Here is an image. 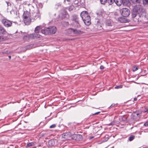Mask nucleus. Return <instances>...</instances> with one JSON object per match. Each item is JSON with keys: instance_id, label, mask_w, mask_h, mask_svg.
Here are the masks:
<instances>
[{"instance_id": "nucleus-1", "label": "nucleus", "mask_w": 148, "mask_h": 148, "mask_svg": "<svg viewBox=\"0 0 148 148\" xmlns=\"http://www.w3.org/2000/svg\"><path fill=\"white\" fill-rule=\"evenodd\" d=\"M80 16L85 25H90L91 23L90 17L87 11L82 12L80 14Z\"/></svg>"}, {"instance_id": "nucleus-2", "label": "nucleus", "mask_w": 148, "mask_h": 148, "mask_svg": "<svg viewBox=\"0 0 148 148\" xmlns=\"http://www.w3.org/2000/svg\"><path fill=\"white\" fill-rule=\"evenodd\" d=\"M23 20L26 25H29L31 22L30 13L27 11H24L23 15Z\"/></svg>"}, {"instance_id": "nucleus-3", "label": "nucleus", "mask_w": 148, "mask_h": 148, "mask_svg": "<svg viewBox=\"0 0 148 148\" xmlns=\"http://www.w3.org/2000/svg\"><path fill=\"white\" fill-rule=\"evenodd\" d=\"M133 10L141 15H142L143 14L145 13L144 9L143 8L142 6L140 5H136L134 6L133 8Z\"/></svg>"}, {"instance_id": "nucleus-4", "label": "nucleus", "mask_w": 148, "mask_h": 148, "mask_svg": "<svg viewBox=\"0 0 148 148\" xmlns=\"http://www.w3.org/2000/svg\"><path fill=\"white\" fill-rule=\"evenodd\" d=\"M120 12L121 15L123 17H127L130 14V11L127 8H124L121 9Z\"/></svg>"}, {"instance_id": "nucleus-5", "label": "nucleus", "mask_w": 148, "mask_h": 148, "mask_svg": "<svg viewBox=\"0 0 148 148\" xmlns=\"http://www.w3.org/2000/svg\"><path fill=\"white\" fill-rule=\"evenodd\" d=\"M1 21L4 25L6 27H10L12 24V22L11 21L5 19H3Z\"/></svg>"}, {"instance_id": "nucleus-6", "label": "nucleus", "mask_w": 148, "mask_h": 148, "mask_svg": "<svg viewBox=\"0 0 148 148\" xmlns=\"http://www.w3.org/2000/svg\"><path fill=\"white\" fill-rule=\"evenodd\" d=\"M97 16L99 19L102 18L105 15V12L103 9H100L97 11L96 13Z\"/></svg>"}, {"instance_id": "nucleus-7", "label": "nucleus", "mask_w": 148, "mask_h": 148, "mask_svg": "<svg viewBox=\"0 0 148 148\" xmlns=\"http://www.w3.org/2000/svg\"><path fill=\"white\" fill-rule=\"evenodd\" d=\"M41 36L38 33H34L30 34L28 36V37L30 38H40Z\"/></svg>"}, {"instance_id": "nucleus-8", "label": "nucleus", "mask_w": 148, "mask_h": 148, "mask_svg": "<svg viewBox=\"0 0 148 148\" xmlns=\"http://www.w3.org/2000/svg\"><path fill=\"white\" fill-rule=\"evenodd\" d=\"M48 28L49 29L50 34H54L56 32V28L55 26L50 27H49Z\"/></svg>"}, {"instance_id": "nucleus-9", "label": "nucleus", "mask_w": 148, "mask_h": 148, "mask_svg": "<svg viewBox=\"0 0 148 148\" xmlns=\"http://www.w3.org/2000/svg\"><path fill=\"white\" fill-rule=\"evenodd\" d=\"M49 29L47 28H44L41 30V33L45 35L50 34Z\"/></svg>"}, {"instance_id": "nucleus-10", "label": "nucleus", "mask_w": 148, "mask_h": 148, "mask_svg": "<svg viewBox=\"0 0 148 148\" xmlns=\"http://www.w3.org/2000/svg\"><path fill=\"white\" fill-rule=\"evenodd\" d=\"M71 136V134L70 133H65L62 134V138L68 139Z\"/></svg>"}, {"instance_id": "nucleus-11", "label": "nucleus", "mask_w": 148, "mask_h": 148, "mask_svg": "<svg viewBox=\"0 0 148 148\" xmlns=\"http://www.w3.org/2000/svg\"><path fill=\"white\" fill-rule=\"evenodd\" d=\"M40 14L39 12L37 13L34 12L33 14L32 18L36 20L38 18H40Z\"/></svg>"}, {"instance_id": "nucleus-12", "label": "nucleus", "mask_w": 148, "mask_h": 148, "mask_svg": "<svg viewBox=\"0 0 148 148\" xmlns=\"http://www.w3.org/2000/svg\"><path fill=\"white\" fill-rule=\"evenodd\" d=\"M132 116L133 118L134 119H139L140 117L139 114L137 112L134 113L132 114Z\"/></svg>"}, {"instance_id": "nucleus-13", "label": "nucleus", "mask_w": 148, "mask_h": 148, "mask_svg": "<svg viewBox=\"0 0 148 148\" xmlns=\"http://www.w3.org/2000/svg\"><path fill=\"white\" fill-rule=\"evenodd\" d=\"M72 20L74 21L75 22H77L78 21H79V18L77 15L75 14H74L72 16Z\"/></svg>"}, {"instance_id": "nucleus-14", "label": "nucleus", "mask_w": 148, "mask_h": 148, "mask_svg": "<svg viewBox=\"0 0 148 148\" xmlns=\"http://www.w3.org/2000/svg\"><path fill=\"white\" fill-rule=\"evenodd\" d=\"M66 14V12L65 10H63L62 12L59 14V16L61 17L62 18H65V15Z\"/></svg>"}, {"instance_id": "nucleus-15", "label": "nucleus", "mask_w": 148, "mask_h": 148, "mask_svg": "<svg viewBox=\"0 0 148 148\" xmlns=\"http://www.w3.org/2000/svg\"><path fill=\"white\" fill-rule=\"evenodd\" d=\"M137 12H134L132 13V17L133 18V20L136 23L138 22V19H136V20H135V18L137 16Z\"/></svg>"}, {"instance_id": "nucleus-16", "label": "nucleus", "mask_w": 148, "mask_h": 148, "mask_svg": "<svg viewBox=\"0 0 148 148\" xmlns=\"http://www.w3.org/2000/svg\"><path fill=\"white\" fill-rule=\"evenodd\" d=\"M10 53V52L6 49H5L3 51H1L0 52V54L3 55L4 54H8Z\"/></svg>"}, {"instance_id": "nucleus-17", "label": "nucleus", "mask_w": 148, "mask_h": 148, "mask_svg": "<svg viewBox=\"0 0 148 148\" xmlns=\"http://www.w3.org/2000/svg\"><path fill=\"white\" fill-rule=\"evenodd\" d=\"M6 32L5 29L1 26H0V34H4Z\"/></svg>"}, {"instance_id": "nucleus-18", "label": "nucleus", "mask_w": 148, "mask_h": 148, "mask_svg": "<svg viewBox=\"0 0 148 148\" xmlns=\"http://www.w3.org/2000/svg\"><path fill=\"white\" fill-rule=\"evenodd\" d=\"M48 144L50 146H53L55 144L54 140H49L48 142Z\"/></svg>"}, {"instance_id": "nucleus-19", "label": "nucleus", "mask_w": 148, "mask_h": 148, "mask_svg": "<svg viewBox=\"0 0 148 148\" xmlns=\"http://www.w3.org/2000/svg\"><path fill=\"white\" fill-rule=\"evenodd\" d=\"M72 30L75 34H79L81 33V31L74 29H71Z\"/></svg>"}, {"instance_id": "nucleus-20", "label": "nucleus", "mask_w": 148, "mask_h": 148, "mask_svg": "<svg viewBox=\"0 0 148 148\" xmlns=\"http://www.w3.org/2000/svg\"><path fill=\"white\" fill-rule=\"evenodd\" d=\"M114 2L118 6H120L122 4L121 0H118V1H115Z\"/></svg>"}, {"instance_id": "nucleus-21", "label": "nucleus", "mask_w": 148, "mask_h": 148, "mask_svg": "<svg viewBox=\"0 0 148 148\" xmlns=\"http://www.w3.org/2000/svg\"><path fill=\"white\" fill-rule=\"evenodd\" d=\"M75 26L77 28H79L81 27V25L79 23V21L75 22Z\"/></svg>"}, {"instance_id": "nucleus-22", "label": "nucleus", "mask_w": 148, "mask_h": 148, "mask_svg": "<svg viewBox=\"0 0 148 148\" xmlns=\"http://www.w3.org/2000/svg\"><path fill=\"white\" fill-rule=\"evenodd\" d=\"M129 0H122L121 2L123 5H127L128 2H129Z\"/></svg>"}, {"instance_id": "nucleus-23", "label": "nucleus", "mask_w": 148, "mask_h": 148, "mask_svg": "<svg viewBox=\"0 0 148 148\" xmlns=\"http://www.w3.org/2000/svg\"><path fill=\"white\" fill-rule=\"evenodd\" d=\"M40 31V27L39 26H37L35 28V33H38Z\"/></svg>"}, {"instance_id": "nucleus-24", "label": "nucleus", "mask_w": 148, "mask_h": 148, "mask_svg": "<svg viewBox=\"0 0 148 148\" xmlns=\"http://www.w3.org/2000/svg\"><path fill=\"white\" fill-rule=\"evenodd\" d=\"M35 145V143L34 142L29 143L27 144L26 146V147H30L32 146H34Z\"/></svg>"}, {"instance_id": "nucleus-25", "label": "nucleus", "mask_w": 148, "mask_h": 148, "mask_svg": "<svg viewBox=\"0 0 148 148\" xmlns=\"http://www.w3.org/2000/svg\"><path fill=\"white\" fill-rule=\"evenodd\" d=\"M112 23L111 22V21L109 20H107V21L106 22V25L107 26H111L112 25Z\"/></svg>"}, {"instance_id": "nucleus-26", "label": "nucleus", "mask_w": 148, "mask_h": 148, "mask_svg": "<svg viewBox=\"0 0 148 148\" xmlns=\"http://www.w3.org/2000/svg\"><path fill=\"white\" fill-rule=\"evenodd\" d=\"M115 1L114 0H107V3H108L109 5H112V4Z\"/></svg>"}, {"instance_id": "nucleus-27", "label": "nucleus", "mask_w": 148, "mask_h": 148, "mask_svg": "<svg viewBox=\"0 0 148 148\" xmlns=\"http://www.w3.org/2000/svg\"><path fill=\"white\" fill-rule=\"evenodd\" d=\"M134 136L133 135H131L129 138L128 140L130 141H132L134 139Z\"/></svg>"}, {"instance_id": "nucleus-28", "label": "nucleus", "mask_w": 148, "mask_h": 148, "mask_svg": "<svg viewBox=\"0 0 148 148\" xmlns=\"http://www.w3.org/2000/svg\"><path fill=\"white\" fill-rule=\"evenodd\" d=\"M143 3L145 5H148V0H143Z\"/></svg>"}, {"instance_id": "nucleus-29", "label": "nucleus", "mask_w": 148, "mask_h": 148, "mask_svg": "<svg viewBox=\"0 0 148 148\" xmlns=\"http://www.w3.org/2000/svg\"><path fill=\"white\" fill-rule=\"evenodd\" d=\"M133 3H139L140 1L139 0H130Z\"/></svg>"}, {"instance_id": "nucleus-30", "label": "nucleus", "mask_w": 148, "mask_h": 148, "mask_svg": "<svg viewBox=\"0 0 148 148\" xmlns=\"http://www.w3.org/2000/svg\"><path fill=\"white\" fill-rule=\"evenodd\" d=\"M100 1L102 4H104L107 3V0H100Z\"/></svg>"}, {"instance_id": "nucleus-31", "label": "nucleus", "mask_w": 148, "mask_h": 148, "mask_svg": "<svg viewBox=\"0 0 148 148\" xmlns=\"http://www.w3.org/2000/svg\"><path fill=\"white\" fill-rule=\"evenodd\" d=\"M6 40L5 38L2 36H0V42Z\"/></svg>"}, {"instance_id": "nucleus-32", "label": "nucleus", "mask_w": 148, "mask_h": 148, "mask_svg": "<svg viewBox=\"0 0 148 148\" xmlns=\"http://www.w3.org/2000/svg\"><path fill=\"white\" fill-rule=\"evenodd\" d=\"M138 69V68L137 67L135 66L133 67L132 70L133 71H136Z\"/></svg>"}, {"instance_id": "nucleus-33", "label": "nucleus", "mask_w": 148, "mask_h": 148, "mask_svg": "<svg viewBox=\"0 0 148 148\" xmlns=\"http://www.w3.org/2000/svg\"><path fill=\"white\" fill-rule=\"evenodd\" d=\"M73 8H74V7L73 6L71 5V6H70L69 8V10L70 11L72 10H73Z\"/></svg>"}, {"instance_id": "nucleus-34", "label": "nucleus", "mask_w": 148, "mask_h": 148, "mask_svg": "<svg viewBox=\"0 0 148 148\" xmlns=\"http://www.w3.org/2000/svg\"><path fill=\"white\" fill-rule=\"evenodd\" d=\"M56 124H53V125H51L50 126V128H55V127H56Z\"/></svg>"}, {"instance_id": "nucleus-35", "label": "nucleus", "mask_w": 148, "mask_h": 148, "mask_svg": "<svg viewBox=\"0 0 148 148\" xmlns=\"http://www.w3.org/2000/svg\"><path fill=\"white\" fill-rule=\"evenodd\" d=\"M122 88V86L120 85L119 86H116L115 87V89L121 88Z\"/></svg>"}, {"instance_id": "nucleus-36", "label": "nucleus", "mask_w": 148, "mask_h": 148, "mask_svg": "<svg viewBox=\"0 0 148 148\" xmlns=\"http://www.w3.org/2000/svg\"><path fill=\"white\" fill-rule=\"evenodd\" d=\"M143 112L144 113H146L148 112V107H145V110L143 111Z\"/></svg>"}, {"instance_id": "nucleus-37", "label": "nucleus", "mask_w": 148, "mask_h": 148, "mask_svg": "<svg viewBox=\"0 0 148 148\" xmlns=\"http://www.w3.org/2000/svg\"><path fill=\"white\" fill-rule=\"evenodd\" d=\"M76 137L77 138H79L80 139L82 138V136L81 135H76Z\"/></svg>"}, {"instance_id": "nucleus-38", "label": "nucleus", "mask_w": 148, "mask_h": 148, "mask_svg": "<svg viewBox=\"0 0 148 148\" xmlns=\"http://www.w3.org/2000/svg\"><path fill=\"white\" fill-rule=\"evenodd\" d=\"M144 125L145 126H148V121L146 122L144 124Z\"/></svg>"}, {"instance_id": "nucleus-39", "label": "nucleus", "mask_w": 148, "mask_h": 148, "mask_svg": "<svg viewBox=\"0 0 148 148\" xmlns=\"http://www.w3.org/2000/svg\"><path fill=\"white\" fill-rule=\"evenodd\" d=\"M104 68V67L103 66L101 65L100 66V69H103Z\"/></svg>"}, {"instance_id": "nucleus-40", "label": "nucleus", "mask_w": 148, "mask_h": 148, "mask_svg": "<svg viewBox=\"0 0 148 148\" xmlns=\"http://www.w3.org/2000/svg\"><path fill=\"white\" fill-rule=\"evenodd\" d=\"M100 113V112H97L95 113V114H93V115H97V114H98Z\"/></svg>"}, {"instance_id": "nucleus-41", "label": "nucleus", "mask_w": 148, "mask_h": 148, "mask_svg": "<svg viewBox=\"0 0 148 148\" xmlns=\"http://www.w3.org/2000/svg\"><path fill=\"white\" fill-rule=\"evenodd\" d=\"M30 45H28L27 46V49H30L31 48V47H30Z\"/></svg>"}, {"instance_id": "nucleus-42", "label": "nucleus", "mask_w": 148, "mask_h": 148, "mask_svg": "<svg viewBox=\"0 0 148 148\" xmlns=\"http://www.w3.org/2000/svg\"><path fill=\"white\" fill-rule=\"evenodd\" d=\"M64 23H65V25H69V23L68 22H65Z\"/></svg>"}, {"instance_id": "nucleus-43", "label": "nucleus", "mask_w": 148, "mask_h": 148, "mask_svg": "<svg viewBox=\"0 0 148 148\" xmlns=\"http://www.w3.org/2000/svg\"><path fill=\"white\" fill-rule=\"evenodd\" d=\"M72 0H66V1L68 2H70ZM66 1V0H64V1Z\"/></svg>"}, {"instance_id": "nucleus-44", "label": "nucleus", "mask_w": 148, "mask_h": 148, "mask_svg": "<svg viewBox=\"0 0 148 148\" xmlns=\"http://www.w3.org/2000/svg\"><path fill=\"white\" fill-rule=\"evenodd\" d=\"M1 47H0V49H2L3 48V45H1Z\"/></svg>"}, {"instance_id": "nucleus-45", "label": "nucleus", "mask_w": 148, "mask_h": 148, "mask_svg": "<svg viewBox=\"0 0 148 148\" xmlns=\"http://www.w3.org/2000/svg\"><path fill=\"white\" fill-rule=\"evenodd\" d=\"M115 105V104H112L110 106V107H112Z\"/></svg>"}, {"instance_id": "nucleus-46", "label": "nucleus", "mask_w": 148, "mask_h": 148, "mask_svg": "<svg viewBox=\"0 0 148 148\" xmlns=\"http://www.w3.org/2000/svg\"><path fill=\"white\" fill-rule=\"evenodd\" d=\"M134 100L135 101H136L137 100V99L136 98H134Z\"/></svg>"}, {"instance_id": "nucleus-47", "label": "nucleus", "mask_w": 148, "mask_h": 148, "mask_svg": "<svg viewBox=\"0 0 148 148\" xmlns=\"http://www.w3.org/2000/svg\"><path fill=\"white\" fill-rule=\"evenodd\" d=\"M8 57H9V58L10 59H11V56H8Z\"/></svg>"}, {"instance_id": "nucleus-48", "label": "nucleus", "mask_w": 148, "mask_h": 148, "mask_svg": "<svg viewBox=\"0 0 148 148\" xmlns=\"http://www.w3.org/2000/svg\"><path fill=\"white\" fill-rule=\"evenodd\" d=\"M6 2L7 3L8 5V3L7 2Z\"/></svg>"}, {"instance_id": "nucleus-49", "label": "nucleus", "mask_w": 148, "mask_h": 148, "mask_svg": "<svg viewBox=\"0 0 148 148\" xmlns=\"http://www.w3.org/2000/svg\"><path fill=\"white\" fill-rule=\"evenodd\" d=\"M136 19H137L136 17L135 18V20H136Z\"/></svg>"}]
</instances>
